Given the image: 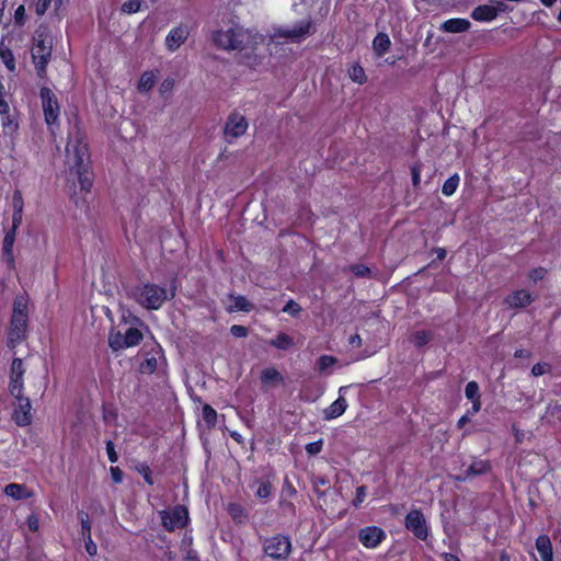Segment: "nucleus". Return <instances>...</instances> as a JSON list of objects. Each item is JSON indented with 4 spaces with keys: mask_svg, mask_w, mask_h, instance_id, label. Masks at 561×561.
<instances>
[{
    "mask_svg": "<svg viewBox=\"0 0 561 561\" xmlns=\"http://www.w3.org/2000/svg\"><path fill=\"white\" fill-rule=\"evenodd\" d=\"M214 45L226 51L255 50L259 45L266 42V37L259 32L244 28L238 23H231L227 27H220L211 33Z\"/></svg>",
    "mask_w": 561,
    "mask_h": 561,
    "instance_id": "f257e3e1",
    "label": "nucleus"
},
{
    "mask_svg": "<svg viewBox=\"0 0 561 561\" xmlns=\"http://www.w3.org/2000/svg\"><path fill=\"white\" fill-rule=\"evenodd\" d=\"M88 147L79 131L70 133L66 146V164L69 176H77L81 191L89 192L92 187V178L84 162L88 160Z\"/></svg>",
    "mask_w": 561,
    "mask_h": 561,
    "instance_id": "f03ea898",
    "label": "nucleus"
},
{
    "mask_svg": "<svg viewBox=\"0 0 561 561\" xmlns=\"http://www.w3.org/2000/svg\"><path fill=\"white\" fill-rule=\"evenodd\" d=\"M313 33L311 20H301L293 24L280 25L273 28L268 36L267 46L272 51V45L286 43H301Z\"/></svg>",
    "mask_w": 561,
    "mask_h": 561,
    "instance_id": "7ed1b4c3",
    "label": "nucleus"
},
{
    "mask_svg": "<svg viewBox=\"0 0 561 561\" xmlns=\"http://www.w3.org/2000/svg\"><path fill=\"white\" fill-rule=\"evenodd\" d=\"M28 323V299L18 296L13 302V312L8 332V344L15 347L26 337Z\"/></svg>",
    "mask_w": 561,
    "mask_h": 561,
    "instance_id": "20e7f679",
    "label": "nucleus"
},
{
    "mask_svg": "<svg viewBox=\"0 0 561 561\" xmlns=\"http://www.w3.org/2000/svg\"><path fill=\"white\" fill-rule=\"evenodd\" d=\"M133 298L144 308L158 310L165 300L174 296V290H168L156 284H142L131 291Z\"/></svg>",
    "mask_w": 561,
    "mask_h": 561,
    "instance_id": "39448f33",
    "label": "nucleus"
},
{
    "mask_svg": "<svg viewBox=\"0 0 561 561\" xmlns=\"http://www.w3.org/2000/svg\"><path fill=\"white\" fill-rule=\"evenodd\" d=\"M51 54V41L48 36L38 34L32 47L33 62L39 76H43Z\"/></svg>",
    "mask_w": 561,
    "mask_h": 561,
    "instance_id": "423d86ee",
    "label": "nucleus"
},
{
    "mask_svg": "<svg viewBox=\"0 0 561 561\" xmlns=\"http://www.w3.org/2000/svg\"><path fill=\"white\" fill-rule=\"evenodd\" d=\"M41 100L47 125L53 126L57 124L60 114V107L56 95L53 93L50 89L42 88Z\"/></svg>",
    "mask_w": 561,
    "mask_h": 561,
    "instance_id": "0eeeda50",
    "label": "nucleus"
},
{
    "mask_svg": "<svg viewBox=\"0 0 561 561\" xmlns=\"http://www.w3.org/2000/svg\"><path fill=\"white\" fill-rule=\"evenodd\" d=\"M404 525L417 539L425 540L428 537V525L420 510L410 511L405 516Z\"/></svg>",
    "mask_w": 561,
    "mask_h": 561,
    "instance_id": "6e6552de",
    "label": "nucleus"
},
{
    "mask_svg": "<svg viewBox=\"0 0 561 561\" xmlns=\"http://www.w3.org/2000/svg\"><path fill=\"white\" fill-rule=\"evenodd\" d=\"M161 519L163 527L169 531H173L178 528H183L187 524L188 512L184 506L178 505L172 510L161 512Z\"/></svg>",
    "mask_w": 561,
    "mask_h": 561,
    "instance_id": "1a4fd4ad",
    "label": "nucleus"
},
{
    "mask_svg": "<svg viewBox=\"0 0 561 561\" xmlns=\"http://www.w3.org/2000/svg\"><path fill=\"white\" fill-rule=\"evenodd\" d=\"M248 128L249 123L245 116L239 112H232L228 116L225 125V138L227 141L231 142L232 140L245 134Z\"/></svg>",
    "mask_w": 561,
    "mask_h": 561,
    "instance_id": "9d476101",
    "label": "nucleus"
},
{
    "mask_svg": "<svg viewBox=\"0 0 561 561\" xmlns=\"http://www.w3.org/2000/svg\"><path fill=\"white\" fill-rule=\"evenodd\" d=\"M291 549L290 540L284 536H274L264 543L265 553L273 559H286Z\"/></svg>",
    "mask_w": 561,
    "mask_h": 561,
    "instance_id": "9b49d317",
    "label": "nucleus"
},
{
    "mask_svg": "<svg viewBox=\"0 0 561 561\" xmlns=\"http://www.w3.org/2000/svg\"><path fill=\"white\" fill-rule=\"evenodd\" d=\"M25 366L21 358H14L11 364L9 391L13 398L23 396L24 382L23 376Z\"/></svg>",
    "mask_w": 561,
    "mask_h": 561,
    "instance_id": "f8f14e48",
    "label": "nucleus"
},
{
    "mask_svg": "<svg viewBox=\"0 0 561 561\" xmlns=\"http://www.w3.org/2000/svg\"><path fill=\"white\" fill-rule=\"evenodd\" d=\"M12 417L19 426H26L32 422V405L24 396L14 398Z\"/></svg>",
    "mask_w": 561,
    "mask_h": 561,
    "instance_id": "ddd939ff",
    "label": "nucleus"
},
{
    "mask_svg": "<svg viewBox=\"0 0 561 561\" xmlns=\"http://www.w3.org/2000/svg\"><path fill=\"white\" fill-rule=\"evenodd\" d=\"M386 539V533L377 526H368L359 530L358 540L367 549L377 548Z\"/></svg>",
    "mask_w": 561,
    "mask_h": 561,
    "instance_id": "4468645a",
    "label": "nucleus"
},
{
    "mask_svg": "<svg viewBox=\"0 0 561 561\" xmlns=\"http://www.w3.org/2000/svg\"><path fill=\"white\" fill-rule=\"evenodd\" d=\"M190 31L185 25L173 27L167 35L164 44L168 50L175 51L187 38Z\"/></svg>",
    "mask_w": 561,
    "mask_h": 561,
    "instance_id": "2eb2a0df",
    "label": "nucleus"
},
{
    "mask_svg": "<svg viewBox=\"0 0 561 561\" xmlns=\"http://www.w3.org/2000/svg\"><path fill=\"white\" fill-rule=\"evenodd\" d=\"M534 298L528 290L518 289L505 297L504 304L510 309L525 308L533 302Z\"/></svg>",
    "mask_w": 561,
    "mask_h": 561,
    "instance_id": "dca6fc26",
    "label": "nucleus"
},
{
    "mask_svg": "<svg viewBox=\"0 0 561 561\" xmlns=\"http://www.w3.org/2000/svg\"><path fill=\"white\" fill-rule=\"evenodd\" d=\"M18 228L19 227H14V224H12V227L5 232V236L3 238L2 255L5 263L11 268L14 267L13 247L16 238Z\"/></svg>",
    "mask_w": 561,
    "mask_h": 561,
    "instance_id": "f3484780",
    "label": "nucleus"
},
{
    "mask_svg": "<svg viewBox=\"0 0 561 561\" xmlns=\"http://www.w3.org/2000/svg\"><path fill=\"white\" fill-rule=\"evenodd\" d=\"M502 3H499L497 7L491 4L479 5L472 11L471 16L479 22H491L497 16L499 12L502 11Z\"/></svg>",
    "mask_w": 561,
    "mask_h": 561,
    "instance_id": "a211bd4d",
    "label": "nucleus"
},
{
    "mask_svg": "<svg viewBox=\"0 0 561 561\" xmlns=\"http://www.w3.org/2000/svg\"><path fill=\"white\" fill-rule=\"evenodd\" d=\"M536 549L541 561H553L552 543L547 535H540L536 539Z\"/></svg>",
    "mask_w": 561,
    "mask_h": 561,
    "instance_id": "6ab92c4d",
    "label": "nucleus"
},
{
    "mask_svg": "<svg viewBox=\"0 0 561 561\" xmlns=\"http://www.w3.org/2000/svg\"><path fill=\"white\" fill-rule=\"evenodd\" d=\"M4 494L15 501L30 499L34 495L33 491L24 484L10 483L4 488Z\"/></svg>",
    "mask_w": 561,
    "mask_h": 561,
    "instance_id": "aec40b11",
    "label": "nucleus"
},
{
    "mask_svg": "<svg viewBox=\"0 0 561 561\" xmlns=\"http://www.w3.org/2000/svg\"><path fill=\"white\" fill-rule=\"evenodd\" d=\"M347 408L346 399L339 397L333 403H331L323 412L325 420H333L341 416Z\"/></svg>",
    "mask_w": 561,
    "mask_h": 561,
    "instance_id": "412c9836",
    "label": "nucleus"
},
{
    "mask_svg": "<svg viewBox=\"0 0 561 561\" xmlns=\"http://www.w3.org/2000/svg\"><path fill=\"white\" fill-rule=\"evenodd\" d=\"M470 27L466 19H449L442 24V30L447 33H462Z\"/></svg>",
    "mask_w": 561,
    "mask_h": 561,
    "instance_id": "4be33fe9",
    "label": "nucleus"
},
{
    "mask_svg": "<svg viewBox=\"0 0 561 561\" xmlns=\"http://www.w3.org/2000/svg\"><path fill=\"white\" fill-rule=\"evenodd\" d=\"M390 46L391 41L386 33H378L373 41V50L377 57L383 56Z\"/></svg>",
    "mask_w": 561,
    "mask_h": 561,
    "instance_id": "5701e85b",
    "label": "nucleus"
},
{
    "mask_svg": "<svg viewBox=\"0 0 561 561\" xmlns=\"http://www.w3.org/2000/svg\"><path fill=\"white\" fill-rule=\"evenodd\" d=\"M158 79V72L157 71H145L138 82L137 89L140 93H147L150 91L153 85L156 84Z\"/></svg>",
    "mask_w": 561,
    "mask_h": 561,
    "instance_id": "b1692460",
    "label": "nucleus"
},
{
    "mask_svg": "<svg viewBox=\"0 0 561 561\" xmlns=\"http://www.w3.org/2000/svg\"><path fill=\"white\" fill-rule=\"evenodd\" d=\"M231 305L228 310L230 312L245 311L249 312L253 309V305L243 296H230Z\"/></svg>",
    "mask_w": 561,
    "mask_h": 561,
    "instance_id": "393cba45",
    "label": "nucleus"
},
{
    "mask_svg": "<svg viewBox=\"0 0 561 561\" xmlns=\"http://www.w3.org/2000/svg\"><path fill=\"white\" fill-rule=\"evenodd\" d=\"M22 210H23V199L19 192L13 195V215H12V224L14 227H20L22 224Z\"/></svg>",
    "mask_w": 561,
    "mask_h": 561,
    "instance_id": "a878e982",
    "label": "nucleus"
},
{
    "mask_svg": "<svg viewBox=\"0 0 561 561\" xmlns=\"http://www.w3.org/2000/svg\"><path fill=\"white\" fill-rule=\"evenodd\" d=\"M270 345L282 351H287L294 346V340L286 333H279L270 341Z\"/></svg>",
    "mask_w": 561,
    "mask_h": 561,
    "instance_id": "bb28decb",
    "label": "nucleus"
},
{
    "mask_svg": "<svg viewBox=\"0 0 561 561\" xmlns=\"http://www.w3.org/2000/svg\"><path fill=\"white\" fill-rule=\"evenodd\" d=\"M0 57L9 71H14L15 60L10 48L5 47L3 42L0 43Z\"/></svg>",
    "mask_w": 561,
    "mask_h": 561,
    "instance_id": "cd10ccee",
    "label": "nucleus"
},
{
    "mask_svg": "<svg viewBox=\"0 0 561 561\" xmlns=\"http://www.w3.org/2000/svg\"><path fill=\"white\" fill-rule=\"evenodd\" d=\"M124 339L125 345H127V347H131L140 343V341L142 340V334L138 329L129 328L124 333Z\"/></svg>",
    "mask_w": 561,
    "mask_h": 561,
    "instance_id": "c85d7f7f",
    "label": "nucleus"
},
{
    "mask_svg": "<svg viewBox=\"0 0 561 561\" xmlns=\"http://www.w3.org/2000/svg\"><path fill=\"white\" fill-rule=\"evenodd\" d=\"M459 182H460V178L458 174L451 175L444 182L443 187H442V193L445 196H451L456 192V190L459 185Z\"/></svg>",
    "mask_w": 561,
    "mask_h": 561,
    "instance_id": "c756f323",
    "label": "nucleus"
},
{
    "mask_svg": "<svg viewBox=\"0 0 561 561\" xmlns=\"http://www.w3.org/2000/svg\"><path fill=\"white\" fill-rule=\"evenodd\" d=\"M348 76L352 79V81L356 83H364L366 81L365 70L358 64H354L350 67Z\"/></svg>",
    "mask_w": 561,
    "mask_h": 561,
    "instance_id": "7c9ffc66",
    "label": "nucleus"
},
{
    "mask_svg": "<svg viewBox=\"0 0 561 561\" xmlns=\"http://www.w3.org/2000/svg\"><path fill=\"white\" fill-rule=\"evenodd\" d=\"M261 380L264 385H270L280 381L282 376L275 368H266L261 374Z\"/></svg>",
    "mask_w": 561,
    "mask_h": 561,
    "instance_id": "2f4dec72",
    "label": "nucleus"
},
{
    "mask_svg": "<svg viewBox=\"0 0 561 561\" xmlns=\"http://www.w3.org/2000/svg\"><path fill=\"white\" fill-rule=\"evenodd\" d=\"M108 343L113 351L127 348V345H125L124 334H122L121 332L111 333L108 337Z\"/></svg>",
    "mask_w": 561,
    "mask_h": 561,
    "instance_id": "473e14b6",
    "label": "nucleus"
},
{
    "mask_svg": "<svg viewBox=\"0 0 561 561\" xmlns=\"http://www.w3.org/2000/svg\"><path fill=\"white\" fill-rule=\"evenodd\" d=\"M228 512H229L230 516L232 517V519L238 523H242L247 517V514H245L243 507L236 503L229 504Z\"/></svg>",
    "mask_w": 561,
    "mask_h": 561,
    "instance_id": "72a5a7b5",
    "label": "nucleus"
},
{
    "mask_svg": "<svg viewBox=\"0 0 561 561\" xmlns=\"http://www.w3.org/2000/svg\"><path fill=\"white\" fill-rule=\"evenodd\" d=\"M489 463L484 460L474 461L468 469V476H478L489 470Z\"/></svg>",
    "mask_w": 561,
    "mask_h": 561,
    "instance_id": "f704fd0d",
    "label": "nucleus"
},
{
    "mask_svg": "<svg viewBox=\"0 0 561 561\" xmlns=\"http://www.w3.org/2000/svg\"><path fill=\"white\" fill-rule=\"evenodd\" d=\"M465 394L470 401L480 399L479 385L476 381H469L466 386Z\"/></svg>",
    "mask_w": 561,
    "mask_h": 561,
    "instance_id": "c9c22d12",
    "label": "nucleus"
},
{
    "mask_svg": "<svg viewBox=\"0 0 561 561\" xmlns=\"http://www.w3.org/2000/svg\"><path fill=\"white\" fill-rule=\"evenodd\" d=\"M203 419L209 426H214L217 421V412L206 404L203 407Z\"/></svg>",
    "mask_w": 561,
    "mask_h": 561,
    "instance_id": "e433bc0d",
    "label": "nucleus"
},
{
    "mask_svg": "<svg viewBox=\"0 0 561 561\" xmlns=\"http://www.w3.org/2000/svg\"><path fill=\"white\" fill-rule=\"evenodd\" d=\"M336 358L330 355H323L318 359V367L321 373H328L327 370L335 365Z\"/></svg>",
    "mask_w": 561,
    "mask_h": 561,
    "instance_id": "4c0bfd02",
    "label": "nucleus"
},
{
    "mask_svg": "<svg viewBox=\"0 0 561 561\" xmlns=\"http://www.w3.org/2000/svg\"><path fill=\"white\" fill-rule=\"evenodd\" d=\"M141 8L140 0H127L122 4V11L127 14L136 13Z\"/></svg>",
    "mask_w": 561,
    "mask_h": 561,
    "instance_id": "58836bf2",
    "label": "nucleus"
},
{
    "mask_svg": "<svg viewBox=\"0 0 561 561\" xmlns=\"http://www.w3.org/2000/svg\"><path fill=\"white\" fill-rule=\"evenodd\" d=\"M158 367V360L154 356L148 357L140 366L142 374H152Z\"/></svg>",
    "mask_w": 561,
    "mask_h": 561,
    "instance_id": "ea45409f",
    "label": "nucleus"
},
{
    "mask_svg": "<svg viewBox=\"0 0 561 561\" xmlns=\"http://www.w3.org/2000/svg\"><path fill=\"white\" fill-rule=\"evenodd\" d=\"M431 339V334L427 331H417L412 336V342L417 346L421 347L425 345Z\"/></svg>",
    "mask_w": 561,
    "mask_h": 561,
    "instance_id": "a19ab883",
    "label": "nucleus"
},
{
    "mask_svg": "<svg viewBox=\"0 0 561 561\" xmlns=\"http://www.w3.org/2000/svg\"><path fill=\"white\" fill-rule=\"evenodd\" d=\"M2 115V128L4 130V133L7 134H12L18 128V124L13 122V119H11V117L9 116V112L7 114H1Z\"/></svg>",
    "mask_w": 561,
    "mask_h": 561,
    "instance_id": "79ce46f5",
    "label": "nucleus"
},
{
    "mask_svg": "<svg viewBox=\"0 0 561 561\" xmlns=\"http://www.w3.org/2000/svg\"><path fill=\"white\" fill-rule=\"evenodd\" d=\"M78 516H79V519L81 523L82 537L85 538V536L91 535V523H90L89 516L84 512H80L78 514Z\"/></svg>",
    "mask_w": 561,
    "mask_h": 561,
    "instance_id": "37998d69",
    "label": "nucleus"
},
{
    "mask_svg": "<svg viewBox=\"0 0 561 561\" xmlns=\"http://www.w3.org/2000/svg\"><path fill=\"white\" fill-rule=\"evenodd\" d=\"M272 494V485L270 482H262L257 490L256 496L263 500H267Z\"/></svg>",
    "mask_w": 561,
    "mask_h": 561,
    "instance_id": "c03bdc74",
    "label": "nucleus"
},
{
    "mask_svg": "<svg viewBox=\"0 0 561 561\" xmlns=\"http://www.w3.org/2000/svg\"><path fill=\"white\" fill-rule=\"evenodd\" d=\"M14 22L19 26H23L26 22V12L23 4L19 5L14 11Z\"/></svg>",
    "mask_w": 561,
    "mask_h": 561,
    "instance_id": "a18cd8bd",
    "label": "nucleus"
},
{
    "mask_svg": "<svg viewBox=\"0 0 561 561\" xmlns=\"http://www.w3.org/2000/svg\"><path fill=\"white\" fill-rule=\"evenodd\" d=\"M283 311L288 313V314H290V316H293V317H297L300 313L301 308H300V306L296 301L290 299L284 306Z\"/></svg>",
    "mask_w": 561,
    "mask_h": 561,
    "instance_id": "49530a36",
    "label": "nucleus"
},
{
    "mask_svg": "<svg viewBox=\"0 0 561 561\" xmlns=\"http://www.w3.org/2000/svg\"><path fill=\"white\" fill-rule=\"evenodd\" d=\"M550 371V365L548 363H538L533 366L531 375L535 377L542 376Z\"/></svg>",
    "mask_w": 561,
    "mask_h": 561,
    "instance_id": "de8ad7c7",
    "label": "nucleus"
},
{
    "mask_svg": "<svg viewBox=\"0 0 561 561\" xmlns=\"http://www.w3.org/2000/svg\"><path fill=\"white\" fill-rule=\"evenodd\" d=\"M351 271L354 275L359 277H367L370 275V270L364 264H355L351 266Z\"/></svg>",
    "mask_w": 561,
    "mask_h": 561,
    "instance_id": "09e8293b",
    "label": "nucleus"
},
{
    "mask_svg": "<svg viewBox=\"0 0 561 561\" xmlns=\"http://www.w3.org/2000/svg\"><path fill=\"white\" fill-rule=\"evenodd\" d=\"M366 495H367L366 486H364V485L358 486L356 489L355 499L353 500V505L355 507H358L365 501Z\"/></svg>",
    "mask_w": 561,
    "mask_h": 561,
    "instance_id": "8fccbe9b",
    "label": "nucleus"
},
{
    "mask_svg": "<svg viewBox=\"0 0 561 561\" xmlns=\"http://www.w3.org/2000/svg\"><path fill=\"white\" fill-rule=\"evenodd\" d=\"M322 446H323V440L319 439L317 442H312V443L307 444L306 445V451L309 455H318L321 451Z\"/></svg>",
    "mask_w": 561,
    "mask_h": 561,
    "instance_id": "3c124183",
    "label": "nucleus"
},
{
    "mask_svg": "<svg viewBox=\"0 0 561 561\" xmlns=\"http://www.w3.org/2000/svg\"><path fill=\"white\" fill-rule=\"evenodd\" d=\"M53 0H37L35 11L38 15H44L50 7Z\"/></svg>",
    "mask_w": 561,
    "mask_h": 561,
    "instance_id": "603ef678",
    "label": "nucleus"
},
{
    "mask_svg": "<svg viewBox=\"0 0 561 561\" xmlns=\"http://www.w3.org/2000/svg\"><path fill=\"white\" fill-rule=\"evenodd\" d=\"M546 273L547 271L543 267H537L530 271L529 278L534 283H537L538 280H541L545 277Z\"/></svg>",
    "mask_w": 561,
    "mask_h": 561,
    "instance_id": "864d4df0",
    "label": "nucleus"
},
{
    "mask_svg": "<svg viewBox=\"0 0 561 561\" xmlns=\"http://www.w3.org/2000/svg\"><path fill=\"white\" fill-rule=\"evenodd\" d=\"M106 453H107L108 460L112 463H114L118 460V456L115 451V446L112 440L106 442Z\"/></svg>",
    "mask_w": 561,
    "mask_h": 561,
    "instance_id": "5fc2aeb1",
    "label": "nucleus"
},
{
    "mask_svg": "<svg viewBox=\"0 0 561 561\" xmlns=\"http://www.w3.org/2000/svg\"><path fill=\"white\" fill-rule=\"evenodd\" d=\"M230 332L234 337H245L248 335V329L238 324L232 325Z\"/></svg>",
    "mask_w": 561,
    "mask_h": 561,
    "instance_id": "6e6d98bb",
    "label": "nucleus"
},
{
    "mask_svg": "<svg viewBox=\"0 0 561 561\" xmlns=\"http://www.w3.org/2000/svg\"><path fill=\"white\" fill-rule=\"evenodd\" d=\"M84 539V545H85V550L87 552L90 554V556H95L96 554V551H98V547L93 542L92 538H91V535L89 536H85Z\"/></svg>",
    "mask_w": 561,
    "mask_h": 561,
    "instance_id": "4d7b16f0",
    "label": "nucleus"
},
{
    "mask_svg": "<svg viewBox=\"0 0 561 561\" xmlns=\"http://www.w3.org/2000/svg\"><path fill=\"white\" fill-rule=\"evenodd\" d=\"M27 527L33 533L39 529V520L36 515L32 514L27 517Z\"/></svg>",
    "mask_w": 561,
    "mask_h": 561,
    "instance_id": "13d9d810",
    "label": "nucleus"
},
{
    "mask_svg": "<svg viewBox=\"0 0 561 561\" xmlns=\"http://www.w3.org/2000/svg\"><path fill=\"white\" fill-rule=\"evenodd\" d=\"M111 477L115 483L123 481V472L118 467H111Z\"/></svg>",
    "mask_w": 561,
    "mask_h": 561,
    "instance_id": "bf43d9fd",
    "label": "nucleus"
},
{
    "mask_svg": "<svg viewBox=\"0 0 561 561\" xmlns=\"http://www.w3.org/2000/svg\"><path fill=\"white\" fill-rule=\"evenodd\" d=\"M471 403H472V407H471V410L469 411V413L471 415H473L481 410V401H480V399L471 400Z\"/></svg>",
    "mask_w": 561,
    "mask_h": 561,
    "instance_id": "052dcab7",
    "label": "nucleus"
},
{
    "mask_svg": "<svg viewBox=\"0 0 561 561\" xmlns=\"http://www.w3.org/2000/svg\"><path fill=\"white\" fill-rule=\"evenodd\" d=\"M173 87V80L171 79H165L162 83H161V92H167L169 90H171Z\"/></svg>",
    "mask_w": 561,
    "mask_h": 561,
    "instance_id": "680f3d73",
    "label": "nucleus"
},
{
    "mask_svg": "<svg viewBox=\"0 0 561 561\" xmlns=\"http://www.w3.org/2000/svg\"><path fill=\"white\" fill-rule=\"evenodd\" d=\"M360 344H362V339L359 335L355 334L350 337V345H352L353 347H358V346H360Z\"/></svg>",
    "mask_w": 561,
    "mask_h": 561,
    "instance_id": "e2e57ef3",
    "label": "nucleus"
},
{
    "mask_svg": "<svg viewBox=\"0 0 561 561\" xmlns=\"http://www.w3.org/2000/svg\"><path fill=\"white\" fill-rule=\"evenodd\" d=\"M435 253L437 255V259L440 260V261L446 257V250L443 249V248L435 249Z\"/></svg>",
    "mask_w": 561,
    "mask_h": 561,
    "instance_id": "0e129e2a",
    "label": "nucleus"
},
{
    "mask_svg": "<svg viewBox=\"0 0 561 561\" xmlns=\"http://www.w3.org/2000/svg\"><path fill=\"white\" fill-rule=\"evenodd\" d=\"M185 560L186 561H198L197 556L194 551H188Z\"/></svg>",
    "mask_w": 561,
    "mask_h": 561,
    "instance_id": "69168bd1",
    "label": "nucleus"
},
{
    "mask_svg": "<svg viewBox=\"0 0 561 561\" xmlns=\"http://www.w3.org/2000/svg\"><path fill=\"white\" fill-rule=\"evenodd\" d=\"M444 560H445V561H460V560L458 559V557H456V556H454V554H451V553H445V554H444Z\"/></svg>",
    "mask_w": 561,
    "mask_h": 561,
    "instance_id": "338daca9",
    "label": "nucleus"
},
{
    "mask_svg": "<svg viewBox=\"0 0 561 561\" xmlns=\"http://www.w3.org/2000/svg\"><path fill=\"white\" fill-rule=\"evenodd\" d=\"M468 421H469V416L468 415H462L458 420V427H462Z\"/></svg>",
    "mask_w": 561,
    "mask_h": 561,
    "instance_id": "774afa93",
    "label": "nucleus"
}]
</instances>
